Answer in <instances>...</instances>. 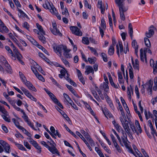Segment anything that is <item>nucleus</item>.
I'll return each mask as SVG.
<instances>
[{
	"label": "nucleus",
	"instance_id": "nucleus-1",
	"mask_svg": "<svg viewBox=\"0 0 157 157\" xmlns=\"http://www.w3.org/2000/svg\"><path fill=\"white\" fill-rule=\"evenodd\" d=\"M0 144L2 145V147L0 145V153H2L4 151V148L5 152L10 153L11 152L10 149V145L6 142L3 140H0Z\"/></svg>",
	"mask_w": 157,
	"mask_h": 157
},
{
	"label": "nucleus",
	"instance_id": "nucleus-2",
	"mask_svg": "<svg viewBox=\"0 0 157 157\" xmlns=\"http://www.w3.org/2000/svg\"><path fill=\"white\" fill-rule=\"evenodd\" d=\"M50 140L52 143L49 142V141L48 142V143H50V144L51 146H49V147L48 148V150L52 154H56L59 156H60L59 152L55 146V145H56L55 143L51 138L50 139Z\"/></svg>",
	"mask_w": 157,
	"mask_h": 157
},
{
	"label": "nucleus",
	"instance_id": "nucleus-3",
	"mask_svg": "<svg viewBox=\"0 0 157 157\" xmlns=\"http://www.w3.org/2000/svg\"><path fill=\"white\" fill-rule=\"evenodd\" d=\"M124 0H115V2L119 7V12H125L126 11L128 8L125 7L124 5Z\"/></svg>",
	"mask_w": 157,
	"mask_h": 157
},
{
	"label": "nucleus",
	"instance_id": "nucleus-4",
	"mask_svg": "<svg viewBox=\"0 0 157 157\" xmlns=\"http://www.w3.org/2000/svg\"><path fill=\"white\" fill-rule=\"evenodd\" d=\"M43 6L46 9H48L51 13L54 12V10H56V8L52 3L50 4L47 0H45V3L43 5Z\"/></svg>",
	"mask_w": 157,
	"mask_h": 157
},
{
	"label": "nucleus",
	"instance_id": "nucleus-5",
	"mask_svg": "<svg viewBox=\"0 0 157 157\" xmlns=\"http://www.w3.org/2000/svg\"><path fill=\"white\" fill-rule=\"evenodd\" d=\"M53 28H50V30L51 32L54 35H58L59 36H62V34L58 29L56 27V23H52Z\"/></svg>",
	"mask_w": 157,
	"mask_h": 157
},
{
	"label": "nucleus",
	"instance_id": "nucleus-6",
	"mask_svg": "<svg viewBox=\"0 0 157 157\" xmlns=\"http://www.w3.org/2000/svg\"><path fill=\"white\" fill-rule=\"evenodd\" d=\"M81 132L85 136L86 139L89 142L91 146H94L95 145L92 139L90 138L89 135L88 133L86 132L84 130H82L81 131Z\"/></svg>",
	"mask_w": 157,
	"mask_h": 157
},
{
	"label": "nucleus",
	"instance_id": "nucleus-7",
	"mask_svg": "<svg viewBox=\"0 0 157 157\" xmlns=\"http://www.w3.org/2000/svg\"><path fill=\"white\" fill-rule=\"evenodd\" d=\"M70 29L72 33L77 36H81L82 33L76 26H71Z\"/></svg>",
	"mask_w": 157,
	"mask_h": 157
},
{
	"label": "nucleus",
	"instance_id": "nucleus-8",
	"mask_svg": "<svg viewBox=\"0 0 157 157\" xmlns=\"http://www.w3.org/2000/svg\"><path fill=\"white\" fill-rule=\"evenodd\" d=\"M64 46H65L60 45L56 47L54 46L53 47V48L55 52L56 53L58 52L59 54H58V55L59 56H61L62 55V50H63L64 51Z\"/></svg>",
	"mask_w": 157,
	"mask_h": 157
},
{
	"label": "nucleus",
	"instance_id": "nucleus-9",
	"mask_svg": "<svg viewBox=\"0 0 157 157\" xmlns=\"http://www.w3.org/2000/svg\"><path fill=\"white\" fill-rule=\"evenodd\" d=\"M123 128L127 134H129L130 133V129L128 125V122L125 118L124 121L122 123Z\"/></svg>",
	"mask_w": 157,
	"mask_h": 157
},
{
	"label": "nucleus",
	"instance_id": "nucleus-10",
	"mask_svg": "<svg viewBox=\"0 0 157 157\" xmlns=\"http://www.w3.org/2000/svg\"><path fill=\"white\" fill-rule=\"evenodd\" d=\"M155 29V28L153 25L151 26L148 31L146 33V35L147 37L150 38L154 35V29Z\"/></svg>",
	"mask_w": 157,
	"mask_h": 157
},
{
	"label": "nucleus",
	"instance_id": "nucleus-11",
	"mask_svg": "<svg viewBox=\"0 0 157 157\" xmlns=\"http://www.w3.org/2000/svg\"><path fill=\"white\" fill-rule=\"evenodd\" d=\"M25 85L27 86L28 89L34 92L37 91L36 89L34 86H33V84L29 81H27L26 82H25Z\"/></svg>",
	"mask_w": 157,
	"mask_h": 157
},
{
	"label": "nucleus",
	"instance_id": "nucleus-12",
	"mask_svg": "<svg viewBox=\"0 0 157 157\" xmlns=\"http://www.w3.org/2000/svg\"><path fill=\"white\" fill-rule=\"evenodd\" d=\"M5 68L7 71V72L9 74H11L12 73L13 71L10 65L8 63L7 61L5 62Z\"/></svg>",
	"mask_w": 157,
	"mask_h": 157
},
{
	"label": "nucleus",
	"instance_id": "nucleus-13",
	"mask_svg": "<svg viewBox=\"0 0 157 157\" xmlns=\"http://www.w3.org/2000/svg\"><path fill=\"white\" fill-rule=\"evenodd\" d=\"M71 51V50L67 49L66 46H64V52L63 55L67 58H71V56L69 53V52Z\"/></svg>",
	"mask_w": 157,
	"mask_h": 157
},
{
	"label": "nucleus",
	"instance_id": "nucleus-14",
	"mask_svg": "<svg viewBox=\"0 0 157 157\" xmlns=\"http://www.w3.org/2000/svg\"><path fill=\"white\" fill-rule=\"evenodd\" d=\"M86 70L85 72V73H86L87 75L90 73H91L93 74L94 73V70L92 67L87 66L86 67Z\"/></svg>",
	"mask_w": 157,
	"mask_h": 157
},
{
	"label": "nucleus",
	"instance_id": "nucleus-15",
	"mask_svg": "<svg viewBox=\"0 0 157 157\" xmlns=\"http://www.w3.org/2000/svg\"><path fill=\"white\" fill-rule=\"evenodd\" d=\"M144 114L146 120L148 119L149 118L153 119V115L150 111H148V113L146 110H145Z\"/></svg>",
	"mask_w": 157,
	"mask_h": 157
},
{
	"label": "nucleus",
	"instance_id": "nucleus-16",
	"mask_svg": "<svg viewBox=\"0 0 157 157\" xmlns=\"http://www.w3.org/2000/svg\"><path fill=\"white\" fill-rule=\"evenodd\" d=\"M9 31L8 28L4 25L1 26V29L0 32L2 33H7Z\"/></svg>",
	"mask_w": 157,
	"mask_h": 157
},
{
	"label": "nucleus",
	"instance_id": "nucleus-17",
	"mask_svg": "<svg viewBox=\"0 0 157 157\" xmlns=\"http://www.w3.org/2000/svg\"><path fill=\"white\" fill-rule=\"evenodd\" d=\"M16 56L17 59L18 60L21 59L22 58V56L20 53L18 52V50L14 52Z\"/></svg>",
	"mask_w": 157,
	"mask_h": 157
},
{
	"label": "nucleus",
	"instance_id": "nucleus-18",
	"mask_svg": "<svg viewBox=\"0 0 157 157\" xmlns=\"http://www.w3.org/2000/svg\"><path fill=\"white\" fill-rule=\"evenodd\" d=\"M130 68L129 69V74L130 78L131 79H132L133 78V68L130 63H129Z\"/></svg>",
	"mask_w": 157,
	"mask_h": 157
},
{
	"label": "nucleus",
	"instance_id": "nucleus-19",
	"mask_svg": "<svg viewBox=\"0 0 157 157\" xmlns=\"http://www.w3.org/2000/svg\"><path fill=\"white\" fill-rule=\"evenodd\" d=\"M15 145L17 146L19 149L26 151L27 150L24 147L23 145L21 144H19L17 143H15Z\"/></svg>",
	"mask_w": 157,
	"mask_h": 157
},
{
	"label": "nucleus",
	"instance_id": "nucleus-20",
	"mask_svg": "<svg viewBox=\"0 0 157 157\" xmlns=\"http://www.w3.org/2000/svg\"><path fill=\"white\" fill-rule=\"evenodd\" d=\"M114 51V48L113 45H110L109 49L108 54L110 55L111 56L113 55Z\"/></svg>",
	"mask_w": 157,
	"mask_h": 157
},
{
	"label": "nucleus",
	"instance_id": "nucleus-21",
	"mask_svg": "<svg viewBox=\"0 0 157 157\" xmlns=\"http://www.w3.org/2000/svg\"><path fill=\"white\" fill-rule=\"evenodd\" d=\"M101 26L104 30L106 29V23L104 17L102 18L101 20Z\"/></svg>",
	"mask_w": 157,
	"mask_h": 157
},
{
	"label": "nucleus",
	"instance_id": "nucleus-22",
	"mask_svg": "<svg viewBox=\"0 0 157 157\" xmlns=\"http://www.w3.org/2000/svg\"><path fill=\"white\" fill-rule=\"evenodd\" d=\"M146 84L147 85V89L148 91H149V90H151V89H152L153 82L151 81V80H149L148 82V83H146Z\"/></svg>",
	"mask_w": 157,
	"mask_h": 157
},
{
	"label": "nucleus",
	"instance_id": "nucleus-23",
	"mask_svg": "<svg viewBox=\"0 0 157 157\" xmlns=\"http://www.w3.org/2000/svg\"><path fill=\"white\" fill-rule=\"evenodd\" d=\"M12 121L16 125V126L19 129H21V128H20L21 127H22L21 126H20L19 124V122L17 121V120H16V119L15 118H13L12 119Z\"/></svg>",
	"mask_w": 157,
	"mask_h": 157
},
{
	"label": "nucleus",
	"instance_id": "nucleus-24",
	"mask_svg": "<svg viewBox=\"0 0 157 157\" xmlns=\"http://www.w3.org/2000/svg\"><path fill=\"white\" fill-rule=\"evenodd\" d=\"M36 26L38 28V29H39V31L41 33H42L44 35H45V32L44 31L43 29L41 26V25H40L38 23H37L36 24Z\"/></svg>",
	"mask_w": 157,
	"mask_h": 157
},
{
	"label": "nucleus",
	"instance_id": "nucleus-25",
	"mask_svg": "<svg viewBox=\"0 0 157 157\" xmlns=\"http://www.w3.org/2000/svg\"><path fill=\"white\" fill-rule=\"evenodd\" d=\"M112 131L114 133V134H115V135L117 137V138L119 141L120 142V144L122 146H123L124 145H123V144L122 143L121 140L119 137V136L117 134V133L116 132V131L113 129H112Z\"/></svg>",
	"mask_w": 157,
	"mask_h": 157
},
{
	"label": "nucleus",
	"instance_id": "nucleus-26",
	"mask_svg": "<svg viewBox=\"0 0 157 157\" xmlns=\"http://www.w3.org/2000/svg\"><path fill=\"white\" fill-rule=\"evenodd\" d=\"M102 86L105 89V92H107L109 89V87L107 84L106 83H105L103 86L102 84H101L100 86V88L102 89Z\"/></svg>",
	"mask_w": 157,
	"mask_h": 157
},
{
	"label": "nucleus",
	"instance_id": "nucleus-27",
	"mask_svg": "<svg viewBox=\"0 0 157 157\" xmlns=\"http://www.w3.org/2000/svg\"><path fill=\"white\" fill-rule=\"evenodd\" d=\"M130 127L132 131L134 133H136L137 135L138 136H139V132H137V131L136 130V128L135 126L133 124H130Z\"/></svg>",
	"mask_w": 157,
	"mask_h": 157
},
{
	"label": "nucleus",
	"instance_id": "nucleus-28",
	"mask_svg": "<svg viewBox=\"0 0 157 157\" xmlns=\"http://www.w3.org/2000/svg\"><path fill=\"white\" fill-rule=\"evenodd\" d=\"M144 40L145 45L147 47H150L151 46V44L149 40L147 38H145Z\"/></svg>",
	"mask_w": 157,
	"mask_h": 157
},
{
	"label": "nucleus",
	"instance_id": "nucleus-29",
	"mask_svg": "<svg viewBox=\"0 0 157 157\" xmlns=\"http://www.w3.org/2000/svg\"><path fill=\"white\" fill-rule=\"evenodd\" d=\"M59 113L67 121H68L70 120L69 118L68 117L67 115L65 113V112L63 110H61V111H59Z\"/></svg>",
	"mask_w": 157,
	"mask_h": 157
},
{
	"label": "nucleus",
	"instance_id": "nucleus-30",
	"mask_svg": "<svg viewBox=\"0 0 157 157\" xmlns=\"http://www.w3.org/2000/svg\"><path fill=\"white\" fill-rule=\"evenodd\" d=\"M105 112H104L103 110H102V111L106 117H107V116H108L110 118L112 117H113L111 113L109 112L108 110L105 109Z\"/></svg>",
	"mask_w": 157,
	"mask_h": 157
},
{
	"label": "nucleus",
	"instance_id": "nucleus-31",
	"mask_svg": "<svg viewBox=\"0 0 157 157\" xmlns=\"http://www.w3.org/2000/svg\"><path fill=\"white\" fill-rule=\"evenodd\" d=\"M118 44L120 48V53L121 55H122L123 54L124 52L123 47L122 44V42L121 41H119Z\"/></svg>",
	"mask_w": 157,
	"mask_h": 157
},
{
	"label": "nucleus",
	"instance_id": "nucleus-32",
	"mask_svg": "<svg viewBox=\"0 0 157 157\" xmlns=\"http://www.w3.org/2000/svg\"><path fill=\"white\" fill-rule=\"evenodd\" d=\"M43 34H41L40 35L38 38L40 40L43 44L46 43V39L44 36H43Z\"/></svg>",
	"mask_w": 157,
	"mask_h": 157
},
{
	"label": "nucleus",
	"instance_id": "nucleus-33",
	"mask_svg": "<svg viewBox=\"0 0 157 157\" xmlns=\"http://www.w3.org/2000/svg\"><path fill=\"white\" fill-rule=\"evenodd\" d=\"M20 128H21V129L22 130V132H23L25 134H26L29 137L31 136V134L27 130H26L23 127H21Z\"/></svg>",
	"mask_w": 157,
	"mask_h": 157
},
{
	"label": "nucleus",
	"instance_id": "nucleus-34",
	"mask_svg": "<svg viewBox=\"0 0 157 157\" xmlns=\"http://www.w3.org/2000/svg\"><path fill=\"white\" fill-rule=\"evenodd\" d=\"M82 42L83 43L88 45L89 44V41L88 38L83 37L82 39Z\"/></svg>",
	"mask_w": 157,
	"mask_h": 157
},
{
	"label": "nucleus",
	"instance_id": "nucleus-35",
	"mask_svg": "<svg viewBox=\"0 0 157 157\" xmlns=\"http://www.w3.org/2000/svg\"><path fill=\"white\" fill-rule=\"evenodd\" d=\"M147 52L148 53H150L151 54H152V52L150 50L149 48H146V50H144V58L145 59L146 62H147V58H146V52Z\"/></svg>",
	"mask_w": 157,
	"mask_h": 157
},
{
	"label": "nucleus",
	"instance_id": "nucleus-36",
	"mask_svg": "<svg viewBox=\"0 0 157 157\" xmlns=\"http://www.w3.org/2000/svg\"><path fill=\"white\" fill-rule=\"evenodd\" d=\"M66 86L72 94H74L75 92V91L71 86L67 84H66Z\"/></svg>",
	"mask_w": 157,
	"mask_h": 157
},
{
	"label": "nucleus",
	"instance_id": "nucleus-37",
	"mask_svg": "<svg viewBox=\"0 0 157 157\" xmlns=\"http://www.w3.org/2000/svg\"><path fill=\"white\" fill-rule=\"evenodd\" d=\"M0 112H1L2 113H3L4 115L9 116V113L3 107H2L1 109L0 110Z\"/></svg>",
	"mask_w": 157,
	"mask_h": 157
},
{
	"label": "nucleus",
	"instance_id": "nucleus-38",
	"mask_svg": "<svg viewBox=\"0 0 157 157\" xmlns=\"http://www.w3.org/2000/svg\"><path fill=\"white\" fill-rule=\"evenodd\" d=\"M132 65L134 69L135 70H136L138 71L139 70V65L138 63H132Z\"/></svg>",
	"mask_w": 157,
	"mask_h": 157
},
{
	"label": "nucleus",
	"instance_id": "nucleus-39",
	"mask_svg": "<svg viewBox=\"0 0 157 157\" xmlns=\"http://www.w3.org/2000/svg\"><path fill=\"white\" fill-rule=\"evenodd\" d=\"M36 76L40 80L42 81V82H44L45 81L44 78L43 77L42 75H40L39 73H38V74H37Z\"/></svg>",
	"mask_w": 157,
	"mask_h": 157
},
{
	"label": "nucleus",
	"instance_id": "nucleus-40",
	"mask_svg": "<svg viewBox=\"0 0 157 157\" xmlns=\"http://www.w3.org/2000/svg\"><path fill=\"white\" fill-rule=\"evenodd\" d=\"M76 133L78 136H79L82 139V140L84 141V142L86 141V140L83 137V136L78 131H76Z\"/></svg>",
	"mask_w": 157,
	"mask_h": 157
},
{
	"label": "nucleus",
	"instance_id": "nucleus-41",
	"mask_svg": "<svg viewBox=\"0 0 157 157\" xmlns=\"http://www.w3.org/2000/svg\"><path fill=\"white\" fill-rule=\"evenodd\" d=\"M7 116H8L4 115H2V117L3 119L6 122H10L11 121L9 117H7Z\"/></svg>",
	"mask_w": 157,
	"mask_h": 157
},
{
	"label": "nucleus",
	"instance_id": "nucleus-42",
	"mask_svg": "<svg viewBox=\"0 0 157 157\" xmlns=\"http://www.w3.org/2000/svg\"><path fill=\"white\" fill-rule=\"evenodd\" d=\"M127 94H131V93L133 94V89L132 87L130 86V87H127Z\"/></svg>",
	"mask_w": 157,
	"mask_h": 157
},
{
	"label": "nucleus",
	"instance_id": "nucleus-43",
	"mask_svg": "<svg viewBox=\"0 0 157 157\" xmlns=\"http://www.w3.org/2000/svg\"><path fill=\"white\" fill-rule=\"evenodd\" d=\"M101 56L103 59V60L104 62H107L108 61V59L107 58L106 55L105 53H101Z\"/></svg>",
	"mask_w": 157,
	"mask_h": 157
},
{
	"label": "nucleus",
	"instance_id": "nucleus-44",
	"mask_svg": "<svg viewBox=\"0 0 157 157\" xmlns=\"http://www.w3.org/2000/svg\"><path fill=\"white\" fill-rule=\"evenodd\" d=\"M153 72L154 74L157 73V61H156L155 64L153 65Z\"/></svg>",
	"mask_w": 157,
	"mask_h": 157
},
{
	"label": "nucleus",
	"instance_id": "nucleus-45",
	"mask_svg": "<svg viewBox=\"0 0 157 157\" xmlns=\"http://www.w3.org/2000/svg\"><path fill=\"white\" fill-rule=\"evenodd\" d=\"M51 13L53 14H55L58 19L60 20L61 19L60 15L58 14L56 10H54V12H53Z\"/></svg>",
	"mask_w": 157,
	"mask_h": 157
},
{
	"label": "nucleus",
	"instance_id": "nucleus-46",
	"mask_svg": "<svg viewBox=\"0 0 157 157\" xmlns=\"http://www.w3.org/2000/svg\"><path fill=\"white\" fill-rule=\"evenodd\" d=\"M132 46L134 49H135V48H138V46L137 44V43L135 40H134L132 41Z\"/></svg>",
	"mask_w": 157,
	"mask_h": 157
},
{
	"label": "nucleus",
	"instance_id": "nucleus-47",
	"mask_svg": "<svg viewBox=\"0 0 157 157\" xmlns=\"http://www.w3.org/2000/svg\"><path fill=\"white\" fill-rule=\"evenodd\" d=\"M63 95L64 98H65V99H66L67 101H70L72 102V100H71V98H70L69 96L66 93H64Z\"/></svg>",
	"mask_w": 157,
	"mask_h": 157
},
{
	"label": "nucleus",
	"instance_id": "nucleus-48",
	"mask_svg": "<svg viewBox=\"0 0 157 157\" xmlns=\"http://www.w3.org/2000/svg\"><path fill=\"white\" fill-rule=\"evenodd\" d=\"M5 48L8 52L9 53L11 54L12 56H13V53L9 46H6L5 47Z\"/></svg>",
	"mask_w": 157,
	"mask_h": 157
},
{
	"label": "nucleus",
	"instance_id": "nucleus-49",
	"mask_svg": "<svg viewBox=\"0 0 157 157\" xmlns=\"http://www.w3.org/2000/svg\"><path fill=\"white\" fill-rule=\"evenodd\" d=\"M140 58L141 60L142 61H144V58L143 53V50L142 48H141L140 50Z\"/></svg>",
	"mask_w": 157,
	"mask_h": 157
},
{
	"label": "nucleus",
	"instance_id": "nucleus-50",
	"mask_svg": "<svg viewBox=\"0 0 157 157\" xmlns=\"http://www.w3.org/2000/svg\"><path fill=\"white\" fill-rule=\"evenodd\" d=\"M22 113L24 115L22 116V117L24 119L25 121L26 122H27L29 121L28 117L26 115L25 113L24 112Z\"/></svg>",
	"mask_w": 157,
	"mask_h": 157
},
{
	"label": "nucleus",
	"instance_id": "nucleus-51",
	"mask_svg": "<svg viewBox=\"0 0 157 157\" xmlns=\"http://www.w3.org/2000/svg\"><path fill=\"white\" fill-rule=\"evenodd\" d=\"M115 147L116 148L117 150L119 152L121 153V150L119 146L118 145L117 143L115 144H114Z\"/></svg>",
	"mask_w": 157,
	"mask_h": 157
},
{
	"label": "nucleus",
	"instance_id": "nucleus-52",
	"mask_svg": "<svg viewBox=\"0 0 157 157\" xmlns=\"http://www.w3.org/2000/svg\"><path fill=\"white\" fill-rule=\"evenodd\" d=\"M88 48L90 49V50L92 52H94V54L95 55H98V53L96 50V49L93 47H90L89 46H88Z\"/></svg>",
	"mask_w": 157,
	"mask_h": 157
},
{
	"label": "nucleus",
	"instance_id": "nucleus-53",
	"mask_svg": "<svg viewBox=\"0 0 157 157\" xmlns=\"http://www.w3.org/2000/svg\"><path fill=\"white\" fill-rule=\"evenodd\" d=\"M112 123L117 130H118L120 129L119 128L120 126L115 121H113L112 122Z\"/></svg>",
	"mask_w": 157,
	"mask_h": 157
},
{
	"label": "nucleus",
	"instance_id": "nucleus-54",
	"mask_svg": "<svg viewBox=\"0 0 157 157\" xmlns=\"http://www.w3.org/2000/svg\"><path fill=\"white\" fill-rule=\"evenodd\" d=\"M51 79L52 80V82L53 84L56 85L59 88L61 86L60 85H59V84L57 83L56 81L53 78H51Z\"/></svg>",
	"mask_w": 157,
	"mask_h": 157
},
{
	"label": "nucleus",
	"instance_id": "nucleus-55",
	"mask_svg": "<svg viewBox=\"0 0 157 157\" xmlns=\"http://www.w3.org/2000/svg\"><path fill=\"white\" fill-rule=\"evenodd\" d=\"M23 27L26 28L27 30H29V25L28 23L26 22H25L23 24Z\"/></svg>",
	"mask_w": 157,
	"mask_h": 157
},
{
	"label": "nucleus",
	"instance_id": "nucleus-56",
	"mask_svg": "<svg viewBox=\"0 0 157 157\" xmlns=\"http://www.w3.org/2000/svg\"><path fill=\"white\" fill-rule=\"evenodd\" d=\"M90 111V113L96 119V120H97V121H98V122H99V121L98 120V118H97V117L95 116V114L92 109L91 108L89 110Z\"/></svg>",
	"mask_w": 157,
	"mask_h": 157
},
{
	"label": "nucleus",
	"instance_id": "nucleus-57",
	"mask_svg": "<svg viewBox=\"0 0 157 157\" xmlns=\"http://www.w3.org/2000/svg\"><path fill=\"white\" fill-rule=\"evenodd\" d=\"M124 13V12H119L121 18L123 21H124L125 19Z\"/></svg>",
	"mask_w": 157,
	"mask_h": 157
},
{
	"label": "nucleus",
	"instance_id": "nucleus-58",
	"mask_svg": "<svg viewBox=\"0 0 157 157\" xmlns=\"http://www.w3.org/2000/svg\"><path fill=\"white\" fill-rule=\"evenodd\" d=\"M84 4L86 7H87L90 9H91V6L89 5L87 0H84Z\"/></svg>",
	"mask_w": 157,
	"mask_h": 157
},
{
	"label": "nucleus",
	"instance_id": "nucleus-59",
	"mask_svg": "<svg viewBox=\"0 0 157 157\" xmlns=\"http://www.w3.org/2000/svg\"><path fill=\"white\" fill-rule=\"evenodd\" d=\"M24 146L28 149H30L31 146L27 142H24Z\"/></svg>",
	"mask_w": 157,
	"mask_h": 157
},
{
	"label": "nucleus",
	"instance_id": "nucleus-60",
	"mask_svg": "<svg viewBox=\"0 0 157 157\" xmlns=\"http://www.w3.org/2000/svg\"><path fill=\"white\" fill-rule=\"evenodd\" d=\"M95 58H88V61H89L90 63L91 64H94L95 63Z\"/></svg>",
	"mask_w": 157,
	"mask_h": 157
},
{
	"label": "nucleus",
	"instance_id": "nucleus-61",
	"mask_svg": "<svg viewBox=\"0 0 157 157\" xmlns=\"http://www.w3.org/2000/svg\"><path fill=\"white\" fill-rule=\"evenodd\" d=\"M34 147L38 150L39 151V153H40L41 152V147L38 144H36L35 146Z\"/></svg>",
	"mask_w": 157,
	"mask_h": 157
},
{
	"label": "nucleus",
	"instance_id": "nucleus-62",
	"mask_svg": "<svg viewBox=\"0 0 157 157\" xmlns=\"http://www.w3.org/2000/svg\"><path fill=\"white\" fill-rule=\"evenodd\" d=\"M31 68L32 70L33 71L35 75H36L37 74H38V72L36 70V69L35 67H31Z\"/></svg>",
	"mask_w": 157,
	"mask_h": 157
},
{
	"label": "nucleus",
	"instance_id": "nucleus-63",
	"mask_svg": "<svg viewBox=\"0 0 157 157\" xmlns=\"http://www.w3.org/2000/svg\"><path fill=\"white\" fill-rule=\"evenodd\" d=\"M18 12H19V13H20V15L19 14H18L19 16L20 17H22V16L25 13H24V12L21 9H18Z\"/></svg>",
	"mask_w": 157,
	"mask_h": 157
},
{
	"label": "nucleus",
	"instance_id": "nucleus-64",
	"mask_svg": "<svg viewBox=\"0 0 157 157\" xmlns=\"http://www.w3.org/2000/svg\"><path fill=\"white\" fill-rule=\"evenodd\" d=\"M91 92L93 94V95L95 98H96V97L98 98V95L96 92L94 90H92Z\"/></svg>",
	"mask_w": 157,
	"mask_h": 157
}]
</instances>
